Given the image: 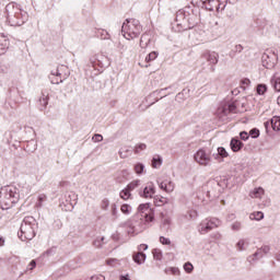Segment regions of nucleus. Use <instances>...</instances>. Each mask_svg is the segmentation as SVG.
Instances as JSON below:
<instances>
[{
  "label": "nucleus",
  "mask_w": 280,
  "mask_h": 280,
  "mask_svg": "<svg viewBox=\"0 0 280 280\" xmlns=\"http://www.w3.org/2000/svg\"><path fill=\"white\" fill-rule=\"evenodd\" d=\"M173 86H174V85H170V86H167V88L158 90V91L153 92V95H156V94L161 93V91H170V89H173Z\"/></svg>",
  "instance_id": "obj_60"
},
{
  "label": "nucleus",
  "mask_w": 280,
  "mask_h": 280,
  "mask_svg": "<svg viewBox=\"0 0 280 280\" xmlns=\"http://www.w3.org/2000/svg\"><path fill=\"white\" fill-rule=\"evenodd\" d=\"M117 205L116 203H113L112 205V215H114V218H117Z\"/></svg>",
  "instance_id": "obj_54"
},
{
  "label": "nucleus",
  "mask_w": 280,
  "mask_h": 280,
  "mask_svg": "<svg viewBox=\"0 0 280 280\" xmlns=\"http://www.w3.org/2000/svg\"><path fill=\"white\" fill-rule=\"evenodd\" d=\"M152 167L156 170V167H161L163 165V158L161 155L154 156L151 162Z\"/></svg>",
  "instance_id": "obj_30"
},
{
  "label": "nucleus",
  "mask_w": 280,
  "mask_h": 280,
  "mask_svg": "<svg viewBox=\"0 0 280 280\" xmlns=\"http://www.w3.org/2000/svg\"><path fill=\"white\" fill-rule=\"evenodd\" d=\"M39 110H45L49 104V96H45V94H43L39 100Z\"/></svg>",
  "instance_id": "obj_27"
},
{
  "label": "nucleus",
  "mask_w": 280,
  "mask_h": 280,
  "mask_svg": "<svg viewBox=\"0 0 280 280\" xmlns=\"http://www.w3.org/2000/svg\"><path fill=\"white\" fill-rule=\"evenodd\" d=\"M148 145L145 143H139L135 147V153L139 154V152H142V150H145Z\"/></svg>",
  "instance_id": "obj_45"
},
{
  "label": "nucleus",
  "mask_w": 280,
  "mask_h": 280,
  "mask_svg": "<svg viewBox=\"0 0 280 280\" xmlns=\"http://www.w3.org/2000/svg\"><path fill=\"white\" fill-rule=\"evenodd\" d=\"M36 231H38V221L34 217L28 215L22 220L18 235L22 242H27V240L36 237Z\"/></svg>",
  "instance_id": "obj_5"
},
{
  "label": "nucleus",
  "mask_w": 280,
  "mask_h": 280,
  "mask_svg": "<svg viewBox=\"0 0 280 280\" xmlns=\"http://www.w3.org/2000/svg\"><path fill=\"white\" fill-rule=\"evenodd\" d=\"M119 196L122 200H130V198H132V192H130L127 188H124L119 192Z\"/></svg>",
  "instance_id": "obj_33"
},
{
  "label": "nucleus",
  "mask_w": 280,
  "mask_h": 280,
  "mask_svg": "<svg viewBox=\"0 0 280 280\" xmlns=\"http://www.w3.org/2000/svg\"><path fill=\"white\" fill-rule=\"evenodd\" d=\"M252 198H260L261 196H264V188L258 187L255 188L252 192H250Z\"/></svg>",
  "instance_id": "obj_36"
},
{
  "label": "nucleus",
  "mask_w": 280,
  "mask_h": 280,
  "mask_svg": "<svg viewBox=\"0 0 280 280\" xmlns=\"http://www.w3.org/2000/svg\"><path fill=\"white\" fill-rule=\"evenodd\" d=\"M194 159L199 165H209V163H211V151L205 148L199 149L195 153Z\"/></svg>",
  "instance_id": "obj_7"
},
{
  "label": "nucleus",
  "mask_w": 280,
  "mask_h": 280,
  "mask_svg": "<svg viewBox=\"0 0 280 280\" xmlns=\"http://www.w3.org/2000/svg\"><path fill=\"white\" fill-rule=\"evenodd\" d=\"M277 60H279V57L275 52L267 51L261 56V62L265 69H275Z\"/></svg>",
  "instance_id": "obj_9"
},
{
  "label": "nucleus",
  "mask_w": 280,
  "mask_h": 280,
  "mask_svg": "<svg viewBox=\"0 0 280 280\" xmlns=\"http://www.w3.org/2000/svg\"><path fill=\"white\" fill-rule=\"evenodd\" d=\"M165 272H166V273L170 272V273H172V275H178V272H180V271H179L178 268H176V267H171V268H168V269H165Z\"/></svg>",
  "instance_id": "obj_49"
},
{
  "label": "nucleus",
  "mask_w": 280,
  "mask_h": 280,
  "mask_svg": "<svg viewBox=\"0 0 280 280\" xmlns=\"http://www.w3.org/2000/svg\"><path fill=\"white\" fill-rule=\"evenodd\" d=\"M184 270L185 272H187L188 275H191V272H194V265L191 262H186L184 265Z\"/></svg>",
  "instance_id": "obj_44"
},
{
  "label": "nucleus",
  "mask_w": 280,
  "mask_h": 280,
  "mask_svg": "<svg viewBox=\"0 0 280 280\" xmlns=\"http://www.w3.org/2000/svg\"><path fill=\"white\" fill-rule=\"evenodd\" d=\"M244 51V47L242 45H236L230 52L231 58H235V54H242Z\"/></svg>",
  "instance_id": "obj_37"
},
{
  "label": "nucleus",
  "mask_w": 280,
  "mask_h": 280,
  "mask_svg": "<svg viewBox=\"0 0 280 280\" xmlns=\"http://www.w3.org/2000/svg\"><path fill=\"white\" fill-rule=\"evenodd\" d=\"M106 60V57L104 56H94L90 59L91 65L94 69H104L106 67V63L104 62Z\"/></svg>",
  "instance_id": "obj_15"
},
{
  "label": "nucleus",
  "mask_w": 280,
  "mask_h": 280,
  "mask_svg": "<svg viewBox=\"0 0 280 280\" xmlns=\"http://www.w3.org/2000/svg\"><path fill=\"white\" fill-rule=\"evenodd\" d=\"M47 201V195H39L37 197V202L35 203V207H37V209H40L43 207V202H46Z\"/></svg>",
  "instance_id": "obj_35"
},
{
  "label": "nucleus",
  "mask_w": 280,
  "mask_h": 280,
  "mask_svg": "<svg viewBox=\"0 0 280 280\" xmlns=\"http://www.w3.org/2000/svg\"><path fill=\"white\" fill-rule=\"evenodd\" d=\"M140 198H154V194H156V186L154 183L149 182L145 187L139 189Z\"/></svg>",
  "instance_id": "obj_12"
},
{
  "label": "nucleus",
  "mask_w": 280,
  "mask_h": 280,
  "mask_svg": "<svg viewBox=\"0 0 280 280\" xmlns=\"http://www.w3.org/2000/svg\"><path fill=\"white\" fill-rule=\"evenodd\" d=\"M78 205V195H75V192H70L68 196H66V201H62L60 203V207H65L62 208L65 211H73V208Z\"/></svg>",
  "instance_id": "obj_11"
},
{
  "label": "nucleus",
  "mask_w": 280,
  "mask_h": 280,
  "mask_svg": "<svg viewBox=\"0 0 280 280\" xmlns=\"http://www.w3.org/2000/svg\"><path fill=\"white\" fill-rule=\"evenodd\" d=\"M244 244H246V242L244 240H240L236 243V248H238V250H244Z\"/></svg>",
  "instance_id": "obj_52"
},
{
  "label": "nucleus",
  "mask_w": 280,
  "mask_h": 280,
  "mask_svg": "<svg viewBox=\"0 0 280 280\" xmlns=\"http://www.w3.org/2000/svg\"><path fill=\"white\" fill-rule=\"evenodd\" d=\"M145 170V165H143V163H137L136 165H135V172H136V174H138V175H141V174H143V171Z\"/></svg>",
  "instance_id": "obj_40"
},
{
  "label": "nucleus",
  "mask_w": 280,
  "mask_h": 280,
  "mask_svg": "<svg viewBox=\"0 0 280 280\" xmlns=\"http://www.w3.org/2000/svg\"><path fill=\"white\" fill-rule=\"evenodd\" d=\"M10 69H12V62H10L8 59H2L0 61V72L8 73Z\"/></svg>",
  "instance_id": "obj_25"
},
{
  "label": "nucleus",
  "mask_w": 280,
  "mask_h": 280,
  "mask_svg": "<svg viewBox=\"0 0 280 280\" xmlns=\"http://www.w3.org/2000/svg\"><path fill=\"white\" fill-rule=\"evenodd\" d=\"M132 259L135 264H138V266H141L142 264H145V259H148V256L143 252L133 253Z\"/></svg>",
  "instance_id": "obj_23"
},
{
  "label": "nucleus",
  "mask_w": 280,
  "mask_h": 280,
  "mask_svg": "<svg viewBox=\"0 0 280 280\" xmlns=\"http://www.w3.org/2000/svg\"><path fill=\"white\" fill-rule=\"evenodd\" d=\"M140 185H141V179H135V180L130 182V183L126 186V188H127L130 192H132V191H135V189H137V187H140Z\"/></svg>",
  "instance_id": "obj_29"
},
{
  "label": "nucleus",
  "mask_w": 280,
  "mask_h": 280,
  "mask_svg": "<svg viewBox=\"0 0 280 280\" xmlns=\"http://www.w3.org/2000/svg\"><path fill=\"white\" fill-rule=\"evenodd\" d=\"M143 32V27L141 26V22L137 19H127L121 26V33L125 38L130 40V38H139Z\"/></svg>",
  "instance_id": "obj_6"
},
{
  "label": "nucleus",
  "mask_w": 280,
  "mask_h": 280,
  "mask_svg": "<svg viewBox=\"0 0 280 280\" xmlns=\"http://www.w3.org/2000/svg\"><path fill=\"white\" fill-rule=\"evenodd\" d=\"M261 258H264V252L258 248L253 255L247 257V261H249V264H253V261H259V259Z\"/></svg>",
  "instance_id": "obj_24"
},
{
  "label": "nucleus",
  "mask_w": 280,
  "mask_h": 280,
  "mask_svg": "<svg viewBox=\"0 0 280 280\" xmlns=\"http://www.w3.org/2000/svg\"><path fill=\"white\" fill-rule=\"evenodd\" d=\"M95 34H96L97 38H101V40H109L110 39V34L107 33V31L104 28H97Z\"/></svg>",
  "instance_id": "obj_26"
},
{
  "label": "nucleus",
  "mask_w": 280,
  "mask_h": 280,
  "mask_svg": "<svg viewBox=\"0 0 280 280\" xmlns=\"http://www.w3.org/2000/svg\"><path fill=\"white\" fill-rule=\"evenodd\" d=\"M230 148L232 152H240L244 148V142H242V140H240L237 137L232 138Z\"/></svg>",
  "instance_id": "obj_19"
},
{
  "label": "nucleus",
  "mask_w": 280,
  "mask_h": 280,
  "mask_svg": "<svg viewBox=\"0 0 280 280\" xmlns=\"http://www.w3.org/2000/svg\"><path fill=\"white\" fill-rule=\"evenodd\" d=\"M153 253V259H155L156 261H161L163 259V252L159 248H155L152 250Z\"/></svg>",
  "instance_id": "obj_38"
},
{
  "label": "nucleus",
  "mask_w": 280,
  "mask_h": 280,
  "mask_svg": "<svg viewBox=\"0 0 280 280\" xmlns=\"http://www.w3.org/2000/svg\"><path fill=\"white\" fill-rule=\"evenodd\" d=\"M21 199V192L16 186H4L0 189V207L3 211L12 209Z\"/></svg>",
  "instance_id": "obj_4"
},
{
  "label": "nucleus",
  "mask_w": 280,
  "mask_h": 280,
  "mask_svg": "<svg viewBox=\"0 0 280 280\" xmlns=\"http://www.w3.org/2000/svg\"><path fill=\"white\" fill-rule=\"evenodd\" d=\"M7 21L12 27H21L28 19L27 11H24L21 4L10 2L5 7Z\"/></svg>",
  "instance_id": "obj_3"
},
{
  "label": "nucleus",
  "mask_w": 280,
  "mask_h": 280,
  "mask_svg": "<svg viewBox=\"0 0 280 280\" xmlns=\"http://www.w3.org/2000/svg\"><path fill=\"white\" fill-rule=\"evenodd\" d=\"M92 139L95 143H100V142L104 141V137L100 133H95Z\"/></svg>",
  "instance_id": "obj_48"
},
{
  "label": "nucleus",
  "mask_w": 280,
  "mask_h": 280,
  "mask_svg": "<svg viewBox=\"0 0 280 280\" xmlns=\"http://www.w3.org/2000/svg\"><path fill=\"white\" fill-rule=\"evenodd\" d=\"M159 187L160 189H163V191H166L167 194H170L174 190L175 185H174V182L170 179H165L160 183Z\"/></svg>",
  "instance_id": "obj_22"
},
{
  "label": "nucleus",
  "mask_w": 280,
  "mask_h": 280,
  "mask_svg": "<svg viewBox=\"0 0 280 280\" xmlns=\"http://www.w3.org/2000/svg\"><path fill=\"white\" fill-rule=\"evenodd\" d=\"M189 97V89H184L176 95V100H187Z\"/></svg>",
  "instance_id": "obj_39"
},
{
  "label": "nucleus",
  "mask_w": 280,
  "mask_h": 280,
  "mask_svg": "<svg viewBox=\"0 0 280 280\" xmlns=\"http://www.w3.org/2000/svg\"><path fill=\"white\" fill-rule=\"evenodd\" d=\"M217 12H222L226 8V0H218Z\"/></svg>",
  "instance_id": "obj_43"
},
{
  "label": "nucleus",
  "mask_w": 280,
  "mask_h": 280,
  "mask_svg": "<svg viewBox=\"0 0 280 280\" xmlns=\"http://www.w3.org/2000/svg\"><path fill=\"white\" fill-rule=\"evenodd\" d=\"M212 156L213 159H215V161H219V163H222V161H224V159L229 156V152H226V149H224V147H219L217 149V153H213Z\"/></svg>",
  "instance_id": "obj_18"
},
{
  "label": "nucleus",
  "mask_w": 280,
  "mask_h": 280,
  "mask_svg": "<svg viewBox=\"0 0 280 280\" xmlns=\"http://www.w3.org/2000/svg\"><path fill=\"white\" fill-rule=\"evenodd\" d=\"M162 224H163V226H166L167 229H170V224H171L170 219H164Z\"/></svg>",
  "instance_id": "obj_62"
},
{
  "label": "nucleus",
  "mask_w": 280,
  "mask_h": 280,
  "mask_svg": "<svg viewBox=\"0 0 280 280\" xmlns=\"http://www.w3.org/2000/svg\"><path fill=\"white\" fill-rule=\"evenodd\" d=\"M240 139H241V141H248V139H250V136L246 131H241Z\"/></svg>",
  "instance_id": "obj_46"
},
{
  "label": "nucleus",
  "mask_w": 280,
  "mask_h": 280,
  "mask_svg": "<svg viewBox=\"0 0 280 280\" xmlns=\"http://www.w3.org/2000/svg\"><path fill=\"white\" fill-rule=\"evenodd\" d=\"M10 49V39L8 35L0 33V56H3Z\"/></svg>",
  "instance_id": "obj_14"
},
{
  "label": "nucleus",
  "mask_w": 280,
  "mask_h": 280,
  "mask_svg": "<svg viewBox=\"0 0 280 280\" xmlns=\"http://www.w3.org/2000/svg\"><path fill=\"white\" fill-rule=\"evenodd\" d=\"M237 110V105L234 102L228 103L219 108V113H222L224 116L231 115V113H235Z\"/></svg>",
  "instance_id": "obj_17"
},
{
  "label": "nucleus",
  "mask_w": 280,
  "mask_h": 280,
  "mask_svg": "<svg viewBox=\"0 0 280 280\" xmlns=\"http://www.w3.org/2000/svg\"><path fill=\"white\" fill-rule=\"evenodd\" d=\"M201 60H207L210 65V71L213 73V71H215V65H218L220 60V55L215 51H206L201 55Z\"/></svg>",
  "instance_id": "obj_10"
},
{
  "label": "nucleus",
  "mask_w": 280,
  "mask_h": 280,
  "mask_svg": "<svg viewBox=\"0 0 280 280\" xmlns=\"http://www.w3.org/2000/svg\"><path fill=\"white\" fill-rule=\"evenodd\" d=\"M250 220H256V222H259L264 220V212L261 211H256L249 214Z\"/></svg>",
  "instance_id": "obj_31"
},
{
  "label": "nucleus",
  "mask_w": 280,
  "mask_h": 280,
  "mask_svg": "<svg viewBox=\"0 0 280 280\" xmlns=\"http://www.w3.org/2000/svg\"><path fill=\"white\" fill-rule=\"evenodd\" d=\"M120 174L124 178H127V176L129 175L128 170H122Z\"/></svg>",
  "instance_id": "obj_64"
},
{
  "label": "nucleus",
  "mask_w": 280,
  "mask_h": 280,
  "mask_svg": "<svg viewBox=\"0 0 280 280\" xmlns=\"http://www.w3.org/2000/svg\"><path fill=\"white\" fill-rule=\"evenodd\" d=\"M139 253H141V250H148V245L147 244H140L138 247Z\"/></svg>",
  "instance_id": "obj_61"
},
{
  "label": "nucleus",
  "mask_w": 280,
  "mask_h": 280,
  "mask_svg": "<svg viewBox=\"0 0 280 280\" xmlns=\"http://www.w3.org/2000/svg\"><path fill=\"white\" fill-rule=\"evenodd\" d=\"M221 221L219 219H206L199 225V233L203 235L205 233H209V231H213V229H218L220 226Z\"/></svg>",
  "instance_id": "obj_8"
},
{
  "label": "nucleus",
  "mask_w": 280,
  "mask_h": 280,
  "mask_svg": "<svg viewBox=\"0 0 280 280\" xmlns=\"http://www.w3.org/2000/svg\"><path fill=\"white\" fill-rule=\"evenodd\" d=\"M112 240L114 242H119V240H120L119 232H115L114 234H112Z\"/></svg>",
  "instance_id": "obj_57"
},
{
  "label": "nucleus",
  "mask_w": 280,
  "mask_h": 280,
  "mask_svg": "<svg viewBox=\"0 0 280 280\" xmlns=\"http://www.w3.org/2000/svg\"><path fill=\"white\" fill-rule=\"evenodd\" d=\"M242 229V223L236 221L232 224V231H240Z\"/></svg>",
  "instance_id": "obj_51"
},
{
  "label": "nucleus",
  "mask_w": 280,
  "mask_h": 280,
  "mask_svg": "<svg viewBox=\"0 0 280 280\" xmlns=\"http://www.w3.org/2000/svg\"><path fill=\"white\" fill-rule=\"evenodd\" d=\"M154 220V209L150 208V203H141L138 207L137 213L120 226L127 229L128 235H139L143 233L148 226H151Z\"/></svg>",
  "instance_id": "obj_2"
},
{
  "label": "nucleus",
  "mask_w": 280,
  "mask_h": 280,
  "mask_svg": "<svg viewBox=\"0 0 280 280\" xmlns=\"http://www.w3.org/2000/svg\"><path fill=\"white\" fill-rule=\"evenodd\" d=\"M93 246H95V248H102V241L100 238L94 240Z\"/></svg>",
  "instance_id": "obj_55"
},
{
  "label": "nucleus",
  "mask_w": 280,
  "mask_h": 280,
  "mask_svg": "<svg viewBox=\"0 0 280 280\" xmlns=\"http://www.w3.org/2000/svg\"><path fill=\"white\" fill-rule=\"evenodd\" d=\"M159 58V52L152 51L145 57V62H152V60H156Z\"/></svg>",
  "instance_id": "obj_42"
},
{
  "label": "nucleus",
  "mask_w": 280,
  "mask_h": 280,
  "mask_svg": "<svg viewBox=\"0 0 280 280\" xmlns=\"http://www.w3.org/2000/svg\"><path fill=\"white\" fill-rule=\"evenodd\" d=\"M257 95H266L268 93V85L266 83H259L256 86Z\"/></svg>",
  "instance_id": "obj_28"
},
{
  "label": "nucleus",
  "mask_w": 280,
  "mask_h": 280,
  "mask_svg": "<svg viewBox=\"0 0 280 280\" xmlns=\"http://www.w3.org/2000/svg\"><path fill=\"white\" fill-rule=\"evenodd\" d=\"M120 211L121 213H124V215H130V213H132V206L128 203H124L120 207Z\"/></svg>",
  "instance_id": "obj_32"
},
{
  "label": "nucleus",
  "mask_w": 280,
  "mask_h": 280,
  "mask_svg": "<svg viewBox=\"0 0 280 280\" xmlns=\"http://www.w3.org/2000/svg\"><path fill=\"white\" fill-rule=\"evenodd\" d=\"M48 78L52 84H62L65 82L58 68L55 71L52 70Z\"/></svg>",
  "instance_id": "obj_16"
},
{
  "label": "nucleus",
  "mask_w": 280,
  "mask_h": 280,
  "mask_svg": "<svg viewBox=\"0 0 280 280\" xmlns=\"http://www.w3.org/2000/svg\"><path fill=\"white\" fill-rule=\"evenodd\" d=\"M270 84L276 93H280V75L279 73H273L270 78Z\"/></svg>",
  "instance_id": "obj_21"
},
{
  "label": "nucleus",
  "mask_w": 280,
  "mask_h": 280,
  "mask_svg": "<svg viewBox=\"0 0 280 280\" xmlns=\"http://www.w3.org/2000/svg\"><path fill=\"white\" fill-rule=\"evenodd\" d=\"M115 261H117V259L109 258L106 260V264H107V266H113V264H115Z\"/></svg>",
  "instance_id": "obj_63"
},
{
  "label": "nucleus",
  "mask_w": 280,
  "mask_h": 280,
  "mask_svg": "<svg viewBox=\"0 0 280 280\" xmlns=\"http://www.w3.org/2000/svg\"><path fill=\"white\" fill-rule=\"evenodd\" d=\"M218 0H194L196 8L185 7L176 13L175 26L173 30L175 32H187V30H194L200 21V8L201 10H207L208 12H218Z\"/></svg>",
  "instance_id": "obj_1"
},
{
  "label": "nucleus",
  "mask_w": 280,
  "mask_h": 280,
  "mask_svg": "<svg viewBox=\"0 0 280 280\" xmlns=\"http://www.w3.org/2000/svg\"><path fill=\"white\" fill-rule=\"evenodd\" d=\"M260 250L264 255H268V253H270V245H262Z\"/></svg>",
  "instance_id": "obj_50"
},
{
  "label": "nucleus",
  "mask_w": 280,
  "mask_h": 280,
  "mask_svg": "<svg viewBox=\"0 0 280 280\" xmlns=\"http://www.w3.org/2000/svg\"><path fill=\"white\" fill-rule=\"evenodd\" d=\"M241 84H243V86H249V84H250V79L245 78V79L241 80Z\"/></svg>",
  "instance_id": "obj_58"
},
{
  "label": "nucleus",
  "mask_w": 280,
  "mask_h": 280,
  "mask_svg": "<svg viewBox=\"0 0 280 280\" xmlns=\"http://www.w3.org/2000/svg\"><path fill=\"white\" fill-rule=\"evenodd\" d=\"M254 27L258 30V32H264L268 27V20L265 18H258L254 21Z\"/></svg>",
  "instance_id": "obj_20"
},
{
  "label": "nucleus",
  "mask_w": 280,
  "mask_h": 280,
  "mask_svg": "<svg viewBox=\"0 0 280 280\" xmlns=\"http://www.w3.org/2000/svg\"><path fill=\"white\" fill-rule=\"evenodd\" d=\"M108 206H109L108 199H103L101 205L102 209L106 210L108 209Z\"/></svg>",
  "instance_id": "obj_53"
},
{
  "label": "nucleus",
  "mask_w": 280,
  "mask_h": 280,
  "mask_svg": "<svg viewBox=\"0 0 280 280\" xmlns=\"http://www.w3.org/2000/svg\"><path fill=\"white\" fill-rule=\"evenodd\" d=\"M186 220H196V218H198V211L191 209L188 210L185 214Z\"/></svg>",
  "instance_id": "obj_34"
},
{
  "label": "nucleus",
  "mask_w": 280,
  "mask_h": 280,
  "mask_svg": "<svg viewBox=\"0 0 280 280\" xmlns=\"http://www.w3.org/2000/svg\"><path fill=\"white\" fill-rule=\"evenodd\" d=\"M160 243H162L163 246H170V244H172V241L165 236H160Z\"/></svg>",
  "instance_id": "obj_47"
},
{
  "label": "nucleus",
  "mask_w": 280,
  "mask_h": 280,
  "mask_svg": "<svg viewBox=\"0 0 280 280\" xmlns=\"http://www.w3.org/2000/svg\"><path fill=\"white\" fill-rule=\"evenodd\" d=\"M264 127L266 132H268L269 128L271 127L275 132L280 131V116H273L271 119L264 122Z\"/></svg>",
  "instance_id": "obj_13"
},
{
  "label": "nucleus",
  "mask_w": 280,
  "mask_h": 280,
  "mask_svg": "<svg viewBox=\"0 0 280 280\" xmlns=\"http://www.w3.org/2000/svg\"><path fill=\"white\" fill-rule=\"evenodd\" d=\"M90 280H106V278L103 275L92 276Z\"/></svg>",
  "instance_id": "obj_56"
},
{
  "label": "nucleus",
  "mask_w": 280,
  "mask_h": 280,
  "mask_svg": "<svg viewBox=\"0 0 280 280\" xmlns=\"http://www.w3.org/2000/svg\"><path fill=\"white\" fill-rule=\"evenodd\" d=\"M259 135H261V132L258 128H253L249 130V137H252V139H259Z\"/></svg>",
  "instance_id": "obj_41"
},
{
  "label": "nucleus",
  "mask_w": 280,
  "mask_h": 280,
  "mask_svg": "<svg viewBox=\"0 0 280 280\" xmlns=\"http://www.w3.org/2000/svg\"><path fill=\"white\" fill-rule=\"evenodd\" d=\"M34 268H36V260H31V262L27 266L28 270H34Z\"/></svg>",
  "instance_id": "obj_59"
}]
</instances>
